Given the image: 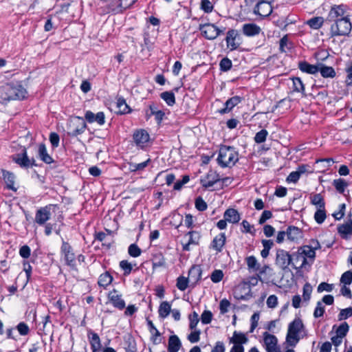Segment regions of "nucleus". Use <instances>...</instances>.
Segmentation results:
<instances>
[{"instance_id": "1", "label": "nucleus", "mask_w": 352, "mask_h": 352, "mask_svg": "<svg viewBox=\"0 0 352 352\" xmlns=\"http://www.w3.org/2000/svg\"><path fill=\"white\" fill-rule=\"evenodd\" d=\"M26 94V89L19 82L6 83L0 87V102L6 104L10 100H22Z\"/></svg>"}, {"instance_id": "2", "label": "nucleus", "mask_w": 352, "mask_h": 352, "mask_svg": "<svg viewBox=\"0 0 352 352\" xmlns=\"http://www.w3.org/2000/svg\"><path fill=\"white\" fill-rule=\"evenodd\" d=\"M238 152L233 146H221L219 151L217 162L223 168L232 167L239 160Z\"/></svg>"}, {"instance_id": "3", "label": "nucleus", "mask_w": 352, "mask_h": 352, "mask_svg": "<svg viewBox=\"0 0 352 352\" xmlns=\"http://www.w3.org/2000/svg\"><path fill=\"white\" fill-rule=\"evenodd\" d=\"M304 325L300 318L294 319L289 323L286 336V341L290 346H295L300 339V335L303 331Z\"/></svg>"}, {"instance_id": "4", "label": "nucleus", "mask_w": 352, "mask_h": 352, "mask_svg": "<svg viewBox=\"0 0 352 352\" xmlns=\"http://www.w3.org/2000/svg\"><path fill=\"white\" fill-rule=\"evenodd\" d=\"M351 23L349 17L336 21L331 25V36H348L351 32Z\"/></svg>"}, {"instance_id": "5", "label": "nucleus", "mask_w": 352, "mask_h": 352, "mask_svg": "<svg viewBox=\"0 0 352 352\" xmlns=\"http://www.w3.org/2000/svg\"><path fill=\"white\" fill-rule=\"evenodd\" d=\"M199 30L203 36L208 40H214L217 36L223 34L225 28L221 30L213 23L200 24Z\"/></svg>"}, {"instance_id": "6", "label": "nucleus", "mask_w": 352, "mask_h": 352, "mask_svg": "<svg viewBox=\"0 0 352 352\" xmlns=\"http://www.w3.org/2000/svg\"><path fill=\"white\" fill-rule=\"evenodd\" d=\"M87 128V124L82 117L76 116L70 121L68 126L67 134L72 137H76L84 133Z\"/></svg>"}, {"instance_id": "7", "label": "nucleus", "mask_w": 352, "mask_h": 352, "mask_svg": "<svg viewBox=\"0 0 352 352\" xmlns=\"http://www.w3.org/2000/svg\"><path fill=\"white\" fill-rule=\"evenodd\" d=\"M56 205L49 204L44 207L40 208L35 214L34 221L40 226H43L50 219L52 211L54 210Z\"/></svg>"}, {"instance_id": "8", "label": "nucleus", "mask_w": 352, "mask_h": 352, "mask_svg": "<svg viewBox=\"0 0 352 352\" xmlns=\"http://www.w3.org/2000/svg\"><path fill=\"white\" fill-rule=\"evenodd\" d=\"M292 261V256L288 252L283 249L277 250L275 263L280 269L287 271Z\"/></svg>"}, {"instance_id": "9", "label": "nucleus", "mask_w": 352, "mask_h": 352, "mask_svg": "<svg viewBox=\"0 0 352 352\" xmlns=\"http://www.w3.org/2000/svg\"><path fill=\"white\" fill-rule=\"evenodd\" d=\"M347 8L344 5H335L331 7L327 20L329 22L344 19L349 17Z\"/></svg>"}, {"instance_id": "10", "label": "nucleus", "mask_w": 352, "mask_h": 352, "mask_svg": "<svg viewBox=\"0 0 352 352\" xmlns=\"http://www.w3.org/2000/svg\"><path fill=\"white\" fill-rule=\"evenodd\" d=\"M12 160L22 168H30L35 166V160L34 158L30 159L28 157L26 148H23L21 153L14 154L12 156Z\"/></svg>"}, {"instance_id": "11", "label": "nucleus", "mask_w": 352, "mask_h": 352, "mask_svg": "<svg viewBox=\"0 0 352 352\" xmlns=\"http://www.w3.org/2000/svg\"><path fill=\"white\" fill-rule=\"evenodd\" d=\"M263 340L267 352H280L277 346L278 340L275 336L265 332L263 333Z\"/></svg>"}, {"instance_id": "12", "label": "nucleus", "mask_w": 352, "mask_h": 352, "mask_svg": "<svg viewBox=\"0 0 352 352\" xmlns=\"http://www.w3.org/2000/svg\"><path fill=\"white\" fill-rule=\"evenodd\" d=\"M137 0H117L109 6V10L115 14L122 12L130 8Z\"/></svg>"}, {"instance_id": "13", "label": "nucleus", "mask_w": 352, "mask_h": 352, "mask_svg": "<svg viewBox=\"0 0 352 352\" xmlns=\"http://www.w3.org/2000/svg\"><path fill=\"white\" fill-rule=\"evenodd\" d=\"M272 12L271 3L267 1H258L254 10V12L263 17L268 16Z\"/></svg>"}, {"instance_id": "14", "label": "nucleus", "mask_w": 352, "mask_h": 352, "mask_svg": "<svg viewBox=\"0 0 352 352\" xmlns=\"http://www.w3.org/2000/svg\"><path fill=\"white\" fill-rule=\"evenodd\" d=\"M292 256V265L296 269H302L306 268L307 265L310 266L311 263L309 261L305 258L302 253L298 250L296 254H294Z\"/></svg>"}, {"instance_id": "15", "label": "nucleus", "mask_w": 352, "mask_h": 352, "mask_svg": "<svg viewBox=\"0 0 352 352\" xmlns=\"http://www.w3.org/2000/svg\"><path fill=\"white\" fill-rule=\"evenodd\" d=\"M61 252L64 255L67 265L74 267L76 264L75 255L72 252L71 245L65 241L63 242L61 246Z\"/></svg>"}, {"instance_id": "16", "label": "nucleus", "mask_w": 352, "mask_h": 352, "mask_svg": "<svg viewBox=\"0 0 352 352\" xmlns=\"http://www.w3.org/2000/svg\"><path fill=\"white\" fill-rule=\"evenodd\" d=\"M221 180L220 176L217 172L212 170H209L206 176L201 179V184L203 187L209 188Z\"/></svg>"}, {"instance_id": "17", "label": "nucleus", "mask_w": 352, "mask_h": 352, "mask_svg": "<svg viewBox=\"0 0 352 352\" xmlns=\"http://www.w3.org/2000/svg\"><path fill=\"white\" fill-rule=\"evenodd\" d=\"M133 139L138 146L143 148L148 142L149 135L145 130L140 129L133 133Z\"/></svg>"}, {"instance_id": "18", "label": "nucleus", "mask_w": 352, "mask_h": 352, "mask_svg": "<svg viewBox=\"0 0 352 352\" xmlns=\"http://www.w3.org/2000/svg\"><path fill=\"white\" fill-rule=\"evenodd\" d=\"M238 36V31L234 29L229 30L227 32L226 41L227 47L231 51L236 50L239 46V43L236 42V39Z\"/></svg>"}, {"instance_id": "19", "label": "nucleus", "mask_w": 352, "mask_h": 352, "mask_svg": "<svg viewBox=\"0 0 352 352\" xmlns=\"http://www.w3.org/2000/svg\"><path fill=\"white\" fill-rule=\"evenodd\" d=\"M226 237L225 233H220L213 239L210 248L215 250L217 253L221 252L226 244Z\"/></svg>"}, {"instance_id": "20", "label": "nucleus", "mask_w": 352, "mask_h": 352, "mask_svg": "<svg viewBox=\"0 0 352 352\" xmlns=\"http://www.w3.org/2000/svg\"><path fill=\"white\" fill-rule=\"evenodd\" d=\"M108 298L115 307L120 310L125 307L124 300L122 298V296L118 294L116 289L109 292Z\"/></svg>"}, {"instance_id": "21", "label": "nucleus", "mask_w": 352, "mask_h": 352, "mask_svg": "<svg viewBox=\"0 0 352 352\" xmlns=\"http://www.w3.org/2000/svg\"><path fill=\"white\" fill-rule=\"evenodd\" d=\"M186 236H188V240L185 244H183V250L189 251L190 245H197L199 244L201 235L197 231H190Z\"/></svg>"}, {"instance_id": "22", "label": "nucleus", "mask_w": 352, "mask_h": 352, "mask_svg": "<svg viewBox=\"0 0 352 352\" xmlns=\"http://www.w3.org/2000/svg\"><path fill=\"white\" fill-rule=\"evenodd\" d=\"M85 118L86 120L89 122H97L100 125H102L105 122V116L103 112L100 111L94 114L91 111H87L85 113Z\"/></svg>"}, {"instance_id": "23", "label": "nucleus", "mask_w": 352, "mask_h": 352, "mask_svg": "<svg viewBox=\"0 0 352 352\" xmlns=\"http://www.w3.org/2000/svg\"><path fill=\"white\" fill-rule=\"evenodd\" d=\"M242 98L238 96L230 98L225 102V107L219 110V112L221 114H225L230 112L235 106L239 104Z\"/></svg>"}, {"instance_id": "24", "label": "nucleus", "mask_w": 352, "mask_h": 352, "mask_svg": "<svg viewBox=\"0 0 352 352\" xmlns=\"http://www.w3.org/2000/svg\"><path fill=\"white\" fill-rule=\"evenodd\" d=\"M242 31L243 34L247 36H254L258 35L261 29L255 23H245L243 25Z\"/></svg>"}, {"instance_id": "25", "label": "nucleus", "mask_w": 352, "mask_h": 352, "mask_svg": "<svg viewBox=\"0 0 352 352\" xmlns=\"http://www.w3.org/2000/svg\"><path fill=\"white\" fill-rule=\"evenodd\" d=\"M224 219L229 223H236L240 221V214L234 208L227 209L223 214Z\"/></svg>"}, {"instance_id": "26", "label": "nucleus", "mask_w": 352, "mask_h": 352, "mask_svg": "<svg viewBox=\"0 0 352 352\" xmlns=\"http://www.w3.org/2000/svg\"><path fill=\"white\" fill-rule=\"evenodd\" d=\"M298 68L301 72L309 74H315L318 72V64L311 65L307 61L299 62Z\"/></svg>"}, {"instance_id": "27", "label": "nucleus", "mask_w": 352, "mask_h": 352, "mask_svg": "<svg viewBox=\"0 0 352 352\" xmlns=\"http://www.w3.org/2000/svg\"><path fill=\"white\" fill-rule=\"evenodd\" d=\"M182 346V343L177 336H170L168 338V351L178 352Z\"/></svg>"}, {"instance_id": "28", "label": "nucleus", "mask_w": 352, "mask_h": 352, "mask_svg": "<svg viewBox=\"0 0 352 352\" xmlns=\"http://www.w3.org/2000/svg\"><path fill=\"white\" fill-rule=\"evenodd\" d=\"M248 341V339L244 333L236 331H234L232 337H231L229 340L230 343L241 346H243V344L247 343Z\"/></svg>"}, {"instance_id": "29", "label": "nucleus", "mask_w": 352, "mask_h": 352, "mask_svg": "<svg viewBox=\"0 0 352 352\" xmlns=\"http://www.w3.org/2000/svg\"><path fill=\"white\" fill-rule=\"evenodd\" d=\"M318 72L323 78H333L336 76L335 69L330 66H327L322 63H318Z\"/></svg>"}, {"instance_id": "30", "label": "nucleus", "mask_w": 352, "mask_h": 352, "mask_svg": "<svg viewBox=\"0 0 352 352\" xmlns=\"http://www.w3.org/2000/svg\"><path fill=\"white\" fill-rule=\"evenodd\" d=\"M153 269L166 267V259L162 252H157L152 257Z\"/></svg>"}, {"instance_id": "31", "label": "nucleus", "mask_w": 352, "mask_h": 352, "mask_svg": "<svg viewBox=\"0 0 352 352\" xmlns=\"http://www.w3.org/2000/svg\"><path fill=\"white\" fill-rule=\"evenodd\" d=\"M38 155L40 159L46 164H50L54 162L52 157L47 153L44 144H41L38 146Z\"/></svg>"}, {"instance_id": "32", "label": "nucleus", "mask_w": 352, "mask_h": 352, "mask_svg": "<svg viewBox=\"0 0 352 352\" xmlns=\"http://www.w3.org/2000/svg\"><path fill=\"white\" fill-rule=\"evenodd\" d=\"M3 180L6 184V187L14 191H16V188L14 187V179L15 177L12 173L9 171H3Z\"/></svg>"}, {"instance_id": "33", "label": "nucleus", "mask_w": 352, "mask_h": 352, "mask_svg": "<svg viewBox=\"0 0 352 352\" xmlns=\"http://www.w3.org/2000/svg\"><path fill=\"white\" fill-rule=\"evenodd\" d=\"M89 342L92 352H97L101 347L100 339L99 336L94 332H90L89 336Z\"/></svg>"}, {"instance_id": "34", "label": "nucleus", "mask_w": 352, "mask_h": 352, "mask_svg": "<svg viewBox=\"0 0 352 352\" xmlns=\"http://www.w3.org/2000/svg\"><path fill=\"white\" fill-rule=\"evenodd\" d=\"M302 254L307 258L311 265L313 263L316 257V252L309 245H305L298 250Z\"/></svg>"}, {"instance_id": "35", "label": "nucleus", "mask_w": 352, "mask_h": 352, "mask_svg": "<svg viewBox=\"0 0 352 352\" xmlns=\"http://www.w3.org/2000/svg\"><path fill=\"white\" fill-rule=\"evenodd\" d=\"M287 239L289 241H296L301 237L300 230L295 226H289L286 230Z\"/></svg>"}, {"instance_id": "36", "label": "nucleus", "mask_w": 352, "mask_h": 352, "mask_svg": "<svg viewBox=\"0 0 352 352\" xmlns=\"http://www.w3.org/2000/svg\"><path fill=\"white\" fill-rule=\"evenodd\" d=\"M96 239L101 241L103 245H106L108 248L111 246V244L113 242L110 231H108L107 234L102 232L97 233L96 234Z\"/></svg>"}, {"instance_id": "37", "label": "nucleus", "mask_w": 352, "mask_h": 352, "mask_svg": "<svg viewBox=\"0 0 352 352\" xmlns=\"http://www.w3.org/2000/svg\"><path fill=\"white\" fill-rule=\"evenodd\" d=\"M170 311L171 305L168 302L164 301L160 304L158 309V314L160 317L165 318L169 315Z\"/></svg>"}, {"instance_id": "38", "label": "nucleus", "mask_w": 352, "mask_h": 352, "mask_svg": "<svg viewBox=\"0 0 352 352\" xmlns=\"http://www.w3.org/2000/svg\"><path fill=\"white\" fill-rule=\"evenodd\" d=\"M147 324L149 328V331L152 334V341L154 344H157L160 343V340H157V338L161 336L159 331L155 328V325L153 324V322L150 320H147Z\"/></svg>"}, {"instance_id": "39", "label": "nucleus", "mask_w": 352, "mask_h": 352, "mask_svg": "<svg viewBox=\"0 0 352 352\" xmlns=\"http://www.w3.org/2000/svg\"><path fill=\"white\" fill-rule=\"evenodd\" d=\"M160 98L163 99L168 106L175 104V96L173 91H164L161 93Z\"/></svg>"}, {"instance_id": "40", "label": "nucleus", "mask_w": 352, "mask_h": 352, "mask_svg": "<svg viewBox=\"0 0 352 352\" xmlns=\"http://www.w3.org/2000/svg\"><path fill=\"white\" fill-rule=\"evenodd\" d=\"M333 185L339 193L343 194L348 183L344 179L339 178L333 181Z\"/></svg>"}, {"instance_id": "41", "label": "nucleus", "mask_w": 352, "mask_h": 352, "mask_svg": "<svg viewBox=\"0 0 352 352\" xmlns=\"http://www.w3.org/2000/svg\"><path fill=\"white\" fill-rule=\"evenodd\" d=\"M311 204L316 206L318 208H324L325 202L322 196L320 194H315L311 197Z\"/></svg>"}, {"instance_id": "42", "label": "nucleus", "mask_w": 352, "mask_h": 352, "mask_svg": "<svg viewBox=\"0 0 352 352\" xmlns=\"http://www.w3.org/2000/svg\"><path fill=\"white\" fill-rule=\"evenodd\" d=\"M338 232L343 239H348V236L352 234V228L346 223H344L338 226Z\"/></svg>"}, {"instance_id": "43", "label": "nucleus", "mask_w": 352, "mask_h": 352, "mask_svg": "<svg viewBox=\"0 0 352 352\" xmlns=\"http://www.w3.org/2000/svg\"><path fill=\"white\" fill-rule=\"evenodd\" d=\"M324 23V19L321 16L313 17L307 21V24L309 25L310 28L318 30L319 29Z\"/></svg>"}, {"instance_id": "44", "label": "nucleus", "mask_w": 352, "mask_h": 352, "mask_svg": "<svg viewBox=\"0 0 352 352\" xmlns=\"http://www.w3.org/2000/svg\"><path fill=\"white\" fill-rule=\"evenodd\" d=\"M112 280L113 278L110 274L105 272L100 276L98 283L100 286L106 287L109 284H111Z\"/></svg>"}, {"instance_id": "45", "label": "nucleus", "mask_w": 352, "mask_h": 352, "mask_svg": "<svg viewBox=\"0 0 352 352\" xmlns=\"http://www.w3.org/2000/svg\"><path fill=\"white\" fill-rule=\"evenodd\" d=\"M294 91L297 92H300L305 94V86L302 83L301 79L298 77H294L292 78Z\"/></svg>"}, {"instance_id": "46", "label": "nucleus", "mask_w": 352, "mask_h": 352, "mask_svg": "<svg viewBox=\"0 0 352 352\" xmlns=\"http://www.w3.org/2000/svg\"><path fill=\"white\" fill-rule=\"evenodd\" d=\"M190 278H194L195 282L198 281L201 278V270L198 266H192L188 272Z\"/></svg>"}, {"instance_id": "47", "label": "nucleus", "mask_w": 352, "mask_h": 352, "mask_svg": "<svg viewBox=\"0 0 352 352\" xmlns=\"http://www.w3.org/2000/svg\"><path fill=\"white\" fill-rule=\"evenodd\" d=\"M117 107L120 113H126L129 112V107L127 105L123 98H118L117 100Z\"/></svg>"}, {"instance_id": "48", "label": "nucleus", "mask_w": 352, "mask_h": 352, "mask_svg": "<svg viewBox=\"0 0 352 352\" xmlns=\"http://www.w3.org/2000/svg\"><path fill=\"white\" fill-rule=\"evenodd\" d=\"M327 215L324 208H318L314 214V219L319 224L323 223Z\"/></svg>"}, {"instance_id": "49", "label": "nucleus", "mask_w": 352, "mask_h": 352, "mask_svg": "<svg viewBox=\"0 0 352 352\" xmlns=\"http://www.w3.org/2000/svg\"><path fill=\"white\" fill-rule=\"evenodd\" d=\"M246 263L249 269L254 271H258L259 270L260 265L254 256L247 257Z\"/></svg>"}, {"instance_id": "50", "label": "nucleus", "mask_w": 352, "mask_h": 352, "mask_svg": "<svg viewBox=\"0 0 352 352\" xmlns=\"http://www.w3.org/2000/svg\"><path fill=\"white\" fill-rule=\"evenodd\" d=\"M268 132L265 129H262L257 132L254 136V141L257 144H261L266 140Z\"/></svg>"}, {"instance_id": "51", "label": "nucleus", "mask_w": 352, "mask_h": 352, "mask_svg": "<svg viewBox=\"0 0 352 352\" xmlns=\"http://www.w3.org/2000/svg\"><path fill=\"white\" fill-rule=\"evenodd\" d=\"M188 278H186L184 276H179L177 279V287L180 290V291H184L186 289V288L188 287Z\"/></svg>"}, {"instance_id": "52", "label": "nucleus", "mask_w": 352, "mask_h": 352, "mask_svg": "<svg viewBox=\"0 0 352 352\" xmlns=\"http://www.w3.org/2000/svg\"><path fill=\"white\" fill-rule=\"evenodd\" d=\"M349 329V324L344 322L342 323L336 330V336H340L341 338H344L348 333Z\"/></svg>"}, {"instance_id": "53", "label": "nucleus", "mask_w": 352, "mask_h": 352, "mask_svg": "<svg viewBox=\"0 0 352 352\" xmlns=\"http://www.w3.org/2000/svg\"><path fill=\"white\" fill-rule=\"evenodd\" d=\"M128 253L131 256L135 258L141 254L142 250L136 244L133 243L129 245Z\"/></svg>"}, {"instance_id": "54", "label": "nucleus", "mask_w": 352, "mask_h": 352, "mask_svg": "<svg viewBox=\"0 0 352 352\" xmlns=\"http://www.w3.org/2000/svg\"><path fill=\"white\" fill-rule=\"evenodd\" d=\"M223 272L221 270H214L210 275L211 280L214 283H219L223 279Z\"/></svg>"}, {"instance_id": "55", "label": "nucleus", "mask_w": 352, "mask_h": 352, "mask_svg": "<svg viewBox=\"0 0 352 352\" xmlns=\"http://www.w3.org/2000/svg\"><path fill=\"white\" fill-rule=\"evenodd\" d=\"M340 282L345 285H351L352 283V271L349 270L342 274L340 278Z\"/></svg>"}, {"instance_id": "56", "label": "nucleus", "mask_w": 352, "mask_h": 352, "mask_svg": "<svg viewBox=\"0 0 352 352\" xmlns=\"http://www.w3.org/2000/svg\"><path fill=\"white\" fill-rule=\"evenodd\" d=\"M232 61L228 58H223L219 63L220 69L223 72H228L232 67Z\"/></svg>"}, {"instance_id": "57", "label": "nucleus", "mask_w": 352, "mask_h": 352, "mask_svg": "<svg viewBox=\"0 0 352 352\" xmlns=\"http://www.w3.org/2000/svg\"><path fill=\"white\" fill-rule=\"evenodd\" d=\"M120 267L124 270V274L128 276L132 271V265L126 260H123L120 262Z\"/></svg>"}, {"instance_id": "58", "label": "nucleus", "mask_w": 352, "mask_h": 352, "mask_svg": "<svg viewBox=\"0 0 352 352\" xmlns=\"http://www.w3.org/2000/svg\"><path fill=\"white\" fill-rule=\"evenodd\" d=\"M212 318V314L210 311L205 310L201 316V322L204 324H208L211 322Z\"/></svg>"}, {"instance_id": "59", "label": "nucleus", "mask_w": 352, "mask_h": 352, "mask_svg": "<svg viewBox=\"0 0 352 352\" xmlns=\"http://www.w3.org/2000/svg\"><path fill=\"white\" fill-rule=\"evenodd\" d=\"M213 8V5L209 0H201V9L203 10L206 13H210Z\"/></svg>"}, {"instance_id": "60", "label": "nucleus", "mask_w": 352, "mask_h": 352, "mask_svg": "<svg viewBox=\"0 0 352 352\" xmlns=\"http://www.w3.org/2000/svg\"><path fill=\"white\" fill-rule=\"evenodd\" d=\"M16 329L20 335L21 336H26L30 332L29 327L28 326L27 324H25L23 322L19 323L18 325L16 326Z\"/></svg>"}, {"instance_id": "61", "label": "nucleus", "mask_w": 352, "mask_h": 352, "mask_svg": "<svg viewBox=\"0 0 352 352\" xmlns=\"http://www.w3.org/2000/svg\"><path fill=\"white\" fill-rule=\"evenodd\" d=\"M189 320H190L189 327L191 330H194L199 322L198 314L195 311H194L192 313V315H190L189 316Z\"/></svg>"}, {"instance_id": "62", "label": "nucleus", "mask_w": 352, "mask_h": 352, "mask_svg": "<svg viewBox=\"0 0 352 352\" xmlns=\"http://www.w3.org/2000/svg\"><path fill=\"white\" fill-rule=\"evenodd\" d=\"M352 316V307L342 309L338 315V320H342Z\"/></svg>"}, {"instance_id": "63", "label": "nucleus", "mask_w": 352, "mask_h": 352, "mask_svg": "<svg viewBox=\"0 0 352 352\" xmlns=\"http://www.w3.org/2000/svg\"><path fill=\"white\" fill-rule=\"evenodd\" d=\"M200 333H201V331L200 330H196L195 329V330L193 331H192L188 336V340L191 342V343H196L197 342L199 339H200Z\"/></svg>"}, {"instance_id": "64", "label": "nucleus", "mask_w": 352, "mask_h": 352, "mask_svg": "<svg viewBox=\"0 0 352 352\" xmlns=\"http://www.w3.org/2000/svg\"><path fill=\"white\" fill-rule=\"evenodd\" d=\"M195 207L199 211H204L207 209V204L200 197L195 199Z\"/></svg>"}]
</instances>
